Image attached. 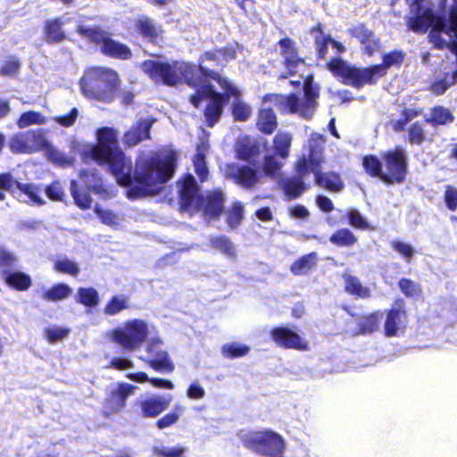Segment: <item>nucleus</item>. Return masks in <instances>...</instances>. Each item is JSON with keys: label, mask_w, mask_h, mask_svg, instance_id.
Returning <instances> with one entry per match:
<instances>
[{"label": "nucleus", "mask_w": 457, "mask_h": 457, "mask_svg": "<svg viewBox=\"0 0 457 457\" xmlns=\"http://www.w3.org/2000/svg\"><path fill=\"white\" fill-rule=\"evenodd\" d=\"M90 157L99 165H108L109 171L121 187H129L127 196L137 199L158 195L164 184L174 176L177 166L175 152L164 157L154 154L132 161L119 145L118 130L102 127L96 131V143L91 147Z\"/></svg>", "instance_id": "nucleus-1"}, {"label": "nucleus", "mask_w": 457, "mask_h": 457, "mask_svg": "<svg viewBox=\"0 0 457 457\" xmlns=\"http://www.w3.org/2000/svg\"><path fill=\"white\" fill-rule=\"evenodd\" d=\"M204 74L188 101L198 109L204 99L208 100L203 112L206 126L212 128L220 120L229 97L238 98L241 92L219 71H204Z\"/></svg>", "instance_id": "nucleus-2"}, {"label": "nucleus", "mask_w": 457, "mask_h": 457, "mask_svg": "<svg viewBox=\"0 0 457 457\" xmlns=\"http://www.w3.org/2000/svg\"><path fill=\"white\" fill-rule=\"evenodd\" d=\"M453 1V4L448 12V25L445 16L436 15L433 9L427 7L408 18V29L417 34H426L430 29L428 35L429 42L436 49H445L447 46V40L443 37V34H453L457 39V0Z\"/></svg>", "instance_id": "nucleus-3"}, {"label": "nucleus", "mask_w": 457, "mask_h": 457, "mask_svg": "<svg viewBox=\"0 0 457 457\" xmlns=\"http://www.w3.org/2000/svg\"><path fill=\"white\" fill-rule=\"evenodd\" d=\"M142 71L155 83L175 87L185 82L189 87L196 88L204 72L192 62L181 61L145 60L141 63Z\"/></svg>", "instance_id": "nucleus-4"}, {"label": "nucleus", "mask_w": 457, "mask_h": 457, "mask_svg": "<svg viewBox=\"0 0 457 457\" xmlns=\"http://www.w3.org/2000/svg\"><path fill=\"white\" fill-rule=\"evenodd\" d=\"M303 96L300 98L295 93L282 95L278 93L266 94L263 101L272 102L280 114H298L301 118L310 120L313 116L319 104L320 87L314 82V76L309 73L303 78Z\"/></svg>", "instance_id": "nucleus-5"}, {"label": "nucleus", "mask_w": 457, "mask_h": 457, "mask_svg": "<svg viewBox=\"0 0 457 457\" xmlns=\"http://www.w3.org/2000/svg\"><path fill=\"white\" fill-rule=\"evenodd\" d=\"M76 32L89 43L98 46L104 56L120 61L130 60L133 56L132 50L129 46L113 39L111 33L100 26L80 25L76 28Z\"/></svg>", "instance_id": "nucleus-6"}, {"label": "nucleus", "mask_w": 457, "mask_h": 457, "mask_svg": "<svg viewBox=\"0 0 457 457\" xmlns=\"http://www.w3.org/2000/svg\"><path fill=\"white\" fill-rule=\"evenodd\" d=\"M120 83L118 72L107 67H91L80 79L85 96L92 99H103L107 92L115 90Z\"/></svg>", "instance_id": "nucleus-7"}, {"label": "nucleus", "mask_w": 457, "mask_h": 457, "mask_svg": "<svg viewBox=\"0 0 457 457\" xmlns=\"http://www.w3.org/2000/svg\"><path fill=\"white\" fill-rule=\"evenodd\" d=\"M327 69L345 85H350L355 88H361L364 85H373L378 80L372 65L365 68H358L348 65L339 57H332L326 63Z\"/></svg>", "instance_id": "nucleus-8"}, {"label": "nucleus", "mask_w": 457, "mask_h": 457, "mask_svg": "<svg viewBox=\"0 0 457 457\" xmlns=\"http://www.w3.org/2000/svg\"><path fill=\"white\" fill-rule=\"evenodd\" d=\"M148 334L147 323L140 319H133L127 320L122 327L113 328L110 338L124 350L133 352L141 347Z\"/></svg>", "instance_id": "nucleus-9"}, {"label": "nucleus", "mask_w": 457, "mask_h": 457, "mask_svg": "<svg viewBox=\"0 0 457 457\" xmlns=\"http://www.w3.org/2000/svg\"><path fill=\"white\" fill-rule=\"evenodd\" d=\"M241 440L245 447L268 457H282L285 449L282 436L271 430L252 431Z\"/></svg>", "instance_id": "nucleus-10"}, {"label": "nucleus", "mask_w": 457, "mask_h": 457, "mask_svg": "<svg viewBox=\"0 0 457 457\" xmlns=\"http://www.w3.org/2000/svg\"><path fill=\"white\" fill-rule=\"evenodd\" d=\"M380 158L385 167L382 175V181L385 184H402L405 181L408 173V160L401 146L382 152Z\"/></svg>", "instance_id": "nucleus-11"}, {"label": "nucleus", "mask_w": 457, "mask_h": 457, "mask_svg": "<svg viewBox=\"0 0 457 457\" xmlns=\"http://www.w3.org/2000/svg\"><path fill=\"white\" fill-rule=\"evenodd\" d=\"M48 145L46 130L43 129L18 132L12 135L9 140V148L13 154H32L42 151Z\"/></svg>", "instance_id": "nucleus-12"}, {"label": "nucleus", "mask_w": 457, "mask_h": 457, "mask_svg": "<svg viewBox=\"0 0 457 457\" xmlns=\"http://www.w3.org/2000/svg\"><path fill=\"white\" fill-rule=\"evenodd\" d=\"M409 313L406 302L398 297L394 300L391 306L386 310V317L383 325V334L386 337H398L404 333L408 326Z\"/></svg>", "instance_id": "nucleus-13"}, {"label": "nucleus", "mask_w": 457, "mask_h": 457, "mask_svg": "<svg viewBox=\"0 0 457 457\" xmlns=\"http://www.w3.org/2000/svg\"><path fill=\"white\" fill-rule=\"evenodd\" d=\"M277 45L279 47V54L282 57L284 67V71L279 75V79H286L297 75L300 68L307 64L305 58L300 55L296 42L289 37H284L278 41Z\"/></svg>", "instance_id": "nucleus-14"}, {"label": "nucleus", "mask_w": 457, "mask_h": 457, "mask_svg": "<svg viewBox=\"0 0 457 457\" xmlns=\"http://www.w3.org/2000/svg\"><path fill=\"white\" fill-rule=\"evenodd\" d=\"M136 386L126 383L119 382L105 395L102 403V415L108 418L119 413L127 405L128 398L133 394Z\"/></svg>", "instance_id": "nucleus-15"}, {"label": "nucleus", "mask_w": 457, "mask_h": 457, "mask_svg": "<svg viewBox=\"0 0 457 457\" xmlns=\"http://www.w3.org/2000/svg\"><path fill=\"white\" fill-rule=\"evenodd\" d=\"M270 337L277 346L283 349L297 351H307L309 349V342L286 326L272 328L270 331Z\"/></svg>", "instance_id": "nucleus-16"}, {"label": "nucleus", "mask_w": 457, "mask_h": 457, "mask_svg": "<svg viewBox=\"0 0 457 457\" xmlns=\"http://www.w3.org/2000/svg\"><path fill=\"white\" fill-rule=\"evenodd\" d=\"M0 188L11 194H14L17 189L21 194L27 195L33 204L37 205H43L45 204V201L39 195L41 188L38 185L21 183L15 179L10 172L0 173Z\"/></svg>", "instance_id": "nucleus-17"}, {"label": "nucleus", "mask_w": 457, "mask_h": 457, "mask_svg": "<svg viewBox=\"0 0 457 457\" xmlns=\"http://www.w3.org/2000/svg\"><path fill=\"white\" fill-rule=\"evenodd\" d=\"M227 178L246 190L253 189L261 182L258 170L249 165L230 163L226 169Z\"/></svg>", "instance_id": "nucleus-18"}, {"label": "nucleus", "mask_w": 457, "mask_h": 457, "mask_svg": "<svg viewBox=\"0 0 457 457\" xmlns=\"http://www.w3.org/2000/svg\"><path fill=\"white\" fill-rule=\"evenodd\" d=\"M348 34L351 37L358 40L363 54L370 57L381 49L379 37L364 22L352 26L348 29Z\"/></svg>", "instance_id": "nucleus-19"}, {"label": "nucleus", "mask_w": 457, "mask_h": 457, "mask_svg": "<svg viewBox=\"0 0 457 457\" xmlns=\"http://www.w3.org/2000/svg\"><path fill=\"white\" fill-rule=\"evenodd\" d=\"M162 345V341L154 337L149 342L146 352L154 356L153 359H142L144 362L157 372L171 373L175 370V365L167 351L157 350Z\"/></svg>", "instance_id": "nucleus-20"}, {"label": "nucleus", "mask_w": 457, "mask_h": 457, "mask_svg": "<svg viewBox=\"0 0 457 457\" xmlns=\"http://www.w3.org/2000/svg\"><path fill=\"white\" fill-rule=\"evenodd\" d=\"M171 396L160 395H151L136 402V406L139 411V416L144 419H153L158 417L170 404Z\"/></svg>", "instance_id": "nucleus-21"}, {"label": "nucleus", "mask_w": 457, "mask_h": 457, "mask_svg": "<svg viewBox=\"0 0 457 457\" xmlns=\"http://www.w3.org/2000/svg\"><path fill=\"white\" fill-rule=\"evenodd\" d=\"M156 120L153 117L139 119L123 134V144L127 147H133L143 141L151 138V129Z\"/></svg>", "instance_id": "nucleus-22"}, {"label": "nucleus", "mask_w": 457, "mask_h": 457, "mask_svg": "<svg viewBox=\"0 0 457 457\" xmlns=\"http://www.w3.org/2000/svg\"><path fill=\"white\" fill-rule=\"evenodd\" d=\"M179 202L182 211L191 210L195 204L199 187L193 175L187 173L179 181Z\"/></svg>", "instance_id": "nucleus-23"}, {"label": "nucleus", "mask_w": 457, "mask_h": 457, "mask_svg": "<svg viewBox=\"0 0 457 457\" xmlns=\"http://www.w3.org/2000/svg\"><path fill=\"white\" fill-rule=\"evenodd\" d=\"M137 32L153 45L158 44L163 34L161 26H157L152 19L147 16L138 18L135 22Z\"/></svg>", "instance_id": "nucleus-24"}, {"label": "nucleus", "mask_w": 457, "mask_h": 457, "mask_svg": "<svg viewBox=\"0 0 457 457\" xmlns=\"http://www.w3.org/2000/svg\"><path fill=\"white\" fill-rule=\"evenodd\" d=\"M224 194L220 189L209 191L204 201L203 212L205 216L216 220L224 210Z\"/></svg>", "instance_id": "nucleus-25"}, {"label": "nucleus", "mask_w": 457, "mask_h": 457, "mask_svg": "<svg viewBox=\"0 0 457 457\" xmlns=\"http://www.w3.org/2000/svg\"><path fill=\"white\" fill-rule=\"evenodd\" d=\"M324 138L320 135H312L309 141V162L310 168L314 174L315 181L317 180L318 174H322L321 162L322 160L318 156L321 154L323 149Z\"/></svg>", "instance_id": "nucleus-26"}, {"label": "nucleus", "mask_w": 457, "mask_h": 457, "mask_svg": "<svg viewBox=\"0 0 457 457\" xmlns=\"http://www.w3.org/2000/svg\"><path fill=\"white\" fill-rule=\"evenodd\" d=\"M405 54L401 50H393L382 55V62L372 65L377 77L379 79L386 75L387 70L392 66L400 67L404 61Z\"/></svg>", "instance_id": "nucleus-27"}, {"label": "nucleus", "mask_w": 457, "mask_h": 457, "mask_svg": "<svg viewBox=\"0 0 457 457\" xmlns=\"http://www.w3.org/2000/svg\"><path fill=\"white\" fill-rule=\"evenodd\" d=\"M63 21L56 17L47 20L44 24V39L47 44H58L66 37L62 29Z\"/></svg>", "instance_id": "nucleus-28"}, {"label": "nucleus", "mask_w": 457, "mask_h": 457, "mask_svg": "<svg viewBox=\"0 0 457 457\" xmlns=\"http://www.w3.org/2000/svg\"><path fill=\"white\" fill-rule=\"evenodd\" d=\"M2 278L8 287L17 291H26L32 285L30 276L19 270H4Z\"/></svg>", "instance_id": "nucleus-29"}, {"label": "nucleus", "mask_w": 457, "mask_h": 457, "mask_svg": "<svg viewBox=\"0 0 457 457\" xmlns=\"http://www.w3.org/2000/svg\"><path fill=\"white\" fill-rule=\"evenodd\" d=\"M342 278L344 279V289L350 295L361 299H367L371 296L370 287L363 286L358 277L343 273Z\"/></svg>", "instance_id": "nucleus-30"}, {"label": "nucleus", "mask_w": 457, "mask_h": 457, "mask_svg": "<svg viewBox=\"0 0 457 457\" xmlns=\"http://www.w3.org/2000/svg\"><path fill=\"white\" fill-rule=\"evenodd\" d=\"M256 126L265 135H271L277 129V116L271 108L259 110Z\"/></svg>", "instance_id": "nucleus-31"}, {"label": "nucleus", "mask_w": 457, "mask_h": 457, "mask_svg": "<svg viewBox=\"0 0 457 457\" xmlns=\"http://www.w3.org/2000/svg\"><path fill=\"white\" fill-rule=\"evenodd\" d=\"M79 178L87 187V191L102 194L105 191L103 179L96 169H84L79 172Z\"/></svg>", "instance_id": "nucleus-32"}, {"label": "nucleus", "mask_w": 457, "mask_h": 457, "mask_svg": "<svg viewBox=\"0 0 457 457\" xmlns=\"http://www.w3.org/2000/svg\"><path fill=\"white\" fill-rule=\"evenodd\" d=\"M318 256L315 252L302 255L290 265V271L295 276L310 272L317 265Z\"/></svg>", "instance_id": "nucleus-33"}, {"label": "nucleus", "mask_w": 457, "mask_h": 457, "mask_svg": "<svg viewBox=\"0 0 457 457\" xmlns=\"http://www.w3.org/2000/svg\"><path fill=\"white\" fill-rule=\"evenodd\" d=\"M382 316L381 311H375L361 316L357 323L358 333L367 335L378 331Z\"/></svg>", "instance_id": "nucleus-34"}, {"label": "nucleus", "mask_w": 457, "mask_h": 457, "mask_svg": "<svg viewBox=\"0 0 457 457\" xmlns=\"http://www.w3.org/2000/svg\"><path fill=\"white\" fill-rule=\"evenodd\" d=\"M454 115L444 106L436 105L430 109V115L424 119V121L432 126H444L453 122Z\"/></svg>", "instance_id": "nucleus-35"}, {"label": "nucleus", "mask_w": 457, "mask_h": 457, "mask_svg": "<svg viewBox=\"0 0 457 457\" xmlns=\"http://www.w3.org/2000/svg\"><path fill=\"white\" fill-rule=\"evenodd\" d=\"M282 190L290 200L296 199L307 189V186L301 177H291L283 180Z\"/></svg>", "instance_id": "nucleus-36"}, {"label": "nucleus", "mask_w": 457, "mask_h": 457, "mask_svg": "<svg viewBox=\"0 0 457 457\" xmlns=\"http://www.w3.org/2000/svg\"><path fill=\"white\" fill-rule=\"evenodd\" d=\"M315 184L331 192H339L344 188V183L339 174L336 172L318 174Z\"/></svg>", "instance_id": "nucleus-37"}, {"label": "nucleus", "mask_w": 457, "mask_h": 457, "mask_svg": "<svg viewBox=\"0 0 457 457\" xmlns=\"http://www.w3.org/2000/svg\"><path fill=\"white\" fill-rule=\"evenodd\" d=\"M361 165L367 175L382 181L383 162L380 157L371 154H366L361 159Z\"/></svg>", "instance_id": "nucleus-38"}, {"label": "nucleus", "mask_w": 457, "mask_h": 457, "mask_svg": "<svg viewBox=\"0 0 457 457\" xmlns=\"http://www.w3.org/2000/svg\"><path fill=\"white\" fill-rule=\"evenodd\" d=\"M75 301L87 308H96L100 303V297L97 290L92 287H79Z\"/></svg>", "instance_id": "nucleus-39"}, {"label": "nucleus", "mask_w": 457, "mask_h": 457, "mask_svg": "<svg viewBox=\"0 0 457 457\" xmlns=\"http://www.w3.org/2000/svg\"><path fill=\"white\" fill-rule=\"evenodd\" d=\"M329 242L337 247H351L358 242V237L349 228L336 230L330 237Z\"/></svg>", "instance_id": "nucleus-40"}, {"label": "nucleus", "mask_w": 457, "mask_h": 457, "mask_svg": "<svg viewBox=\"0 0 457 457\" xmlns=\"http://www.w3.org/2000/svg\"><path fill=\"white\" fill-rule=\"evenodd\" d=\"M292 136L288 132H278L273 137L274 154L281 159H287L289 155Z\"/></svg>", "instance_id": "nucleus-41"}, {"label": "nucleus", "mask_w": 457, "mask_h": 457, "mask_svg": "<svg viewBox=\"0 0 457 457\" xmlns=\"http://www.w3.org/2000/svg\"><path fill=\"white\" fill-rule=\"evenodd\" d=\"M72 293V289L65 283H56L46 290L42 298L48 302H58L68 298Z\"/></svg>", "instance_id": "nucleus-42"}, {"label": "nucleus", "mask_w": 457, "mask_h": 457, "mask_svg": "<svg viewBox=\"0 0 457 457\" xmlns=\"http://www.w3.org/2000/svg\"><path fill=\"white\" fill-rule=\"evenodd\" d=\"M71 195L73 198L74 204L83 211L88 210L92 206L93 199L87 192H80L78 183L75 179H71L70 182Z\"/></svg>", "instance_id": "nucleus-43"}, {"label": "nucleus", "mask_w": 457, "mask_h": 457, "mask_svg": "<svg viewBox=\"0 0 457 457\" xmlns=\"http://www.w3.org/2000/svg\"><path fill=\"white\" fill-rule=\"evenodd\" d=\"M129 307V297L128 295H117L109 299L104 308V312L106 315L112 316Z\"/></svg>", "instance_id": "nucleus-44"}, {"label": "nucleus", "mask_w": 457, "mask_h": 457, "mask_svg": "<svg viewBox=\"0 0 457 457\" xmlns=\"http://www.w3.org/2000/svg\"><path fill=\"white\" fill-rule=\"evenodd\" d=\"M47 121L46 117L37 111H26L22 112L16 120V125L20 129H25L31 125H43Z\"/></svg>", "instance_id": "nucleus-45"}, {"label": "nucleus", "mask_w": 457, "mask_h": 457, "mask_svg": "<svg viewBox=\"0 0 457 457\" xmlns=\"http://www.w3.org/2000/svg\"><path fill=\"white\" fill-rule=\"evenodd\" d=\"M406 140L411 145H421L427 140L426 130L421 121H415L409 126Z\"/></svg>", "instance_id": "nucleus-46"}, {"label": "nucleus", "mask_w": 457, "mask_h": 457, "mask_svg": "<svg viewBox=\"0 0 457 457\" xmlns=\"http://www.w3.org/2000/svg\"><path fill=\"white\" fill-rule=\"evenodd\" d=\"M398 287L401 292L407 298H418L422 295V287L418 283L407 278H402L398 280Z\"/></svg>", "instance_id": "nucleus-47"}, {"label": "nucleus", "mask_w": 457, "mask_h": 457, "mask_svg": "<svg viewBox=\"0 0 457 457\" xmlns=\"http://www.w3.org/2000/svg\"><path fill=\"white\" fill-rule=\"evenodd\" d=\"M231 113L234 120L241 122L246 121L252 114V109L249 104L241 101L239 96L232 103Z\"/></svg>", "instance_id": "nucleus-48"}, {"label": "nucleus", "mask_w": 457, "mask_h": 457, "mask_svg": "<svg viewBox=\"0 0 457 457\" xmlns=\"http://www.w3.org/2000/svg\"><path fill=\"white\" fill-rule=\"evenodd\" d=\"M211 245L219 250L221 253L234 257L236 254L235 247L231 242V240L226 236H219L211 238L210 240Z\"/></svg>", "instance_id": "nucleus-49"}, {"label": "nucleus", "mask_w": 457, "mask_h": 457, "mask_svg": "<svg viewBox=\"0 0 457 457\" xmlns=\"http://www.w3.org/2000/svg\"><path fill=\"white\" fill-rule=\"evenodd\" d=\"M250 347L237 343L226 344L221 348V353L225 358L237 359L248 354Z\"/></svg>", "instance_id": "nucleus-50"}, {"label": "nucleus", "mask_w": 457, "mask_h": 457, "mask_svg": "<svg viewBox=\"0 0 457 457\" xmlns=\"http://www.w3.org/2000/svg\"><path fill=\"white\" fill-rule=\"evenodd\" d=\"M347 223L353 228L367 230L370 228V223L367 219L354 208L347 210L345 213Z\"/></svg>", "instance_id": "nucleus-51"}, {"label": "nucleus", "mask_w": 457, "mask_h": 457, "mask_svg": "<svg viewBox=\"0 0 457 457\" xmlns=\"http://www.w3.org/2000/svg\"><path fill=\"white\" fill-rule=\"evenodd\" d=\"M54 269L59 273L76 277L79 273V265L67 258L56 260L54 262Z\"/></svg>", "instance_id": "nucleus-52"}, {"label": "nucleus", "mask_w": 457, "mask_h": 457, "mask_svg": "<svg viewBox=\"0 0 457 457\" xmlns=\"http://www.w3.org/2000/svg\"><path fill=\"white\" fill-rule=\"evenodd\" d=\"M260 154L259 146L253 143H241L237 149V158L245 161L251 162Z\"/></svg>", "instance_id": "nucleus-53"}, {"label": "nucleus", "mask_w": 457, "mask_h": 457, "mask_svg": "<svg viewBox=\"0 0 457 457\" xmlns=\"http://www.w3.org/2000/svg\"><path fill=\"white\" fill-rule=\"evenodd\" d=\"M184 409L176 406L172 411H170L156 420L155 425L159 429H164L178 422L183 413Z\"/></svg>", "instance_id": "nucleus-54"}, {"label": "nucleus", "mask_w": 457, "mask_h": 457, "mask_svg": "<svg viewBox=\"0 0 457 457\" xmlns=\"http://www.w3.org/2000/svg\"><path fill=\"white\" fill-rule=\"evenodd\" d=\"M46 196L53 202H62L65 197V191L61 182L58 180L52 181L45 187Z\"/></svg>", "instance_id": "nucleus-55"}, {"label": "nucleus", "mask_w": 457, "mask_h": 457, "mask_svg": "<svg viewBox=\"0 0 457 457\" xmlns=\"http://www.w3.org/2000/svg\"><path fill=\"white\" fill-rule=\"evenodd\" d=\"M69 334V329L62 327H50L46 328L44 331L46 340L50 344L62 341Z\"/></svg>", "instance_id": "nucleus-56"}, {"label": "nucleus", "mask_w": 457, "mask_h": 457, "mask_svg": "<svg viewBox=\"0 0 457 457\" xmlns=\"http://www.w3.org/2000/svg\"><path fill=\"white\" fill-rule=\"evenodd\" d=\"M17 264V256L5 249L4 247L0 246V268L2 269V272L4 270H12Z\"/></svg>", "instance_id": "nucleus-57"}, {"label": "nucleus", "mask_w": 457, "mask_h": 457, "mask_svg": "<svg viewBox=\"0 0 457 457\" xmlns=\"http://www.w3.org/2000/svg\"><path fill=\"white\" fill-rule=\"evenodd\" d=\"M244 215V209L239 203L235 204L227 214L226 221L231 228H237Z\"/></svg>", "instance_id": "nucleus-58"}, {"label": "nucleus", "mask_w": 457, "mask_h": 457, "mask_svg": "<svg viewBox=\"0 0 457 457\" xmlns=\"http://www.w3.org/2000/svg\"><path fill=\"white\" fill-rule=\"evenodd\" d=\"M390 245L392 248L402 257H403L407 262H410L411 259L415 253L413 247L410 244L402 242L400 240H392Z\"/></svg>", "instance_id": "nucleus-59"}, {"label": "nucleus", "mask_w": 457, "mask_h": 457, "mask_svg": "<svg viewBox=\"0 0 457 457\" xmlns=\"http://www.w3.org/2000/svg\"><path fill=\"white\" fill-rule=\"evenodd\" d=\"M281 169V164L276 161L275 154H267L263 158L262 170L266 175L276 177Z\"/></svg>", "instance_id": "nucleus-60"}, {"label": "nucleus", "mask_w": 457, "mask_h": 457, "mask_svg": "<svg viewBox=\"0 0 457 457\" xmlns=\"http://www.w3.org/2000/svg\"><path fill=\"white\" fill-rule=\"evenodd\" d=\"M444 202L446 208L451 212L457 210V188L452 185L445 187Z\"/></svg>", "instance_id": "nucleus-61"}, {"label": "nucleus", "mask_w": 457, "mask_h": 457, "mask_svg": "<svg viewBox=\"0 0 457 457\" xmlns=\"http://www.w3.org/2000/svg\"><path fill=\"white\" fill-rule=\"evenodd\" d=\"M219 54L215 48L212 50L205 51L204 52L198 59V63L195 64L196 68L201 70L204 73V71H216L215 70L208 69L207 67L204 66V63L205 62H218L219 61Z\"/></svg>", "instance_id": "nucleus-62"}, {"label": "nucleus", "mask_w": 457, "mask_h": 457, "mask_svg": "<svg viewBox=\"0 0 457 457\" xmlns=\"http://www.w3.org/2000/svg\"><path fill=\"white\" fill-rule=\"evenodd\" d=\"M51 162L56 166L67 168L73 166L75 158L62 152H53L50 155Z\"/></svg>", "instance_id": "nucleus-63"}, {"label": "nucleus", "mask_w": 457, "mask_h": 457, "mask_svg": "<svg viewBox=\"0 0 457 457\" xmlns=\"http://www.w3.org/2000/svg\"><path fill=\"white\" fill-rule=\"evenodd\" d=\"M449 76V73H445L444 78L433 82L430 85V90L436 95V96H441L443 95L453 83H452V80H447V77Z\"/></svg>", "instance_id": "nucleus-64"}]
</instances>
